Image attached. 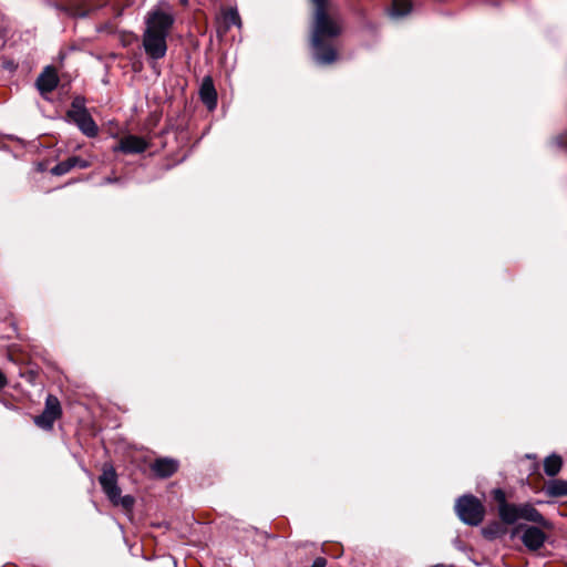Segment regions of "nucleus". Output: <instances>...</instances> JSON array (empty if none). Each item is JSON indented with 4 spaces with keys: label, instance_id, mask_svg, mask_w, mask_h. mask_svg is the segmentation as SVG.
<instances>
[{
    "label": "nucleus",
    "instance_id": "f257e3e1",
    "mask_svg": "<svg viewBox=\"0 0 567 567\" xmlns=\"http://www.w3.org/2000/svg\"><path fill=\"white\" fill-rule=\"evenodd\" d=\"M315 6V19L311 42L315 58L321 64L336 61V50L330 41L337 38L342 30L340 18L328 0H311Z\"/></svg>",
    "mask_w": 567,
    "mask_h": 567
},
{
    "label": "nucleus",
    "instance_id": "f03ea898",
    "mask_svg": "<svg viewBox=\"0 0 567 567\" xmlns=\"http://www.w3.org/2000/svg\"><path fill=\"white\" fill-rule=\"evenodd\" d=\"M174 22L171 14L154 11L146 20V30L143 34V47L146 54L154 59H162L167 51L166 38Z\"/></svg>",
    "mask_w": 567,
    "mask_h": 567
},
{
    "label": "nucleus",
    "instance_id": "7ed1b4c3",
    "mask_svg": "<svg viewBox=\"0 0 567 567\" xmlns=\"http://www.w3.org/2000/svg\"><path fill=\"white\" fill-rule=\"evenodd\" d=\"M455 511L460 519L471 526L480 525L485 516L484 505L473 495L460 497L455 504Z\"/></svg>",
    "mask_w": 567,
    "mask_h": 567
},
{
    "label": "nucleus",
    "instance_id": "20e7f679",
    "mask_svg": "<svg viewBox=\"0 0 567 567\" xmlns=\"http://www.w3.org/2000/svg\"><path fill=\"white\" fill-rule=\"evenodd\" d=\"M509 519H505V524L512 525L519 519L536 523L545 529H553V524L546 519L532 504L515 505L514 511L509 513Z\"/></svg>",
    "mask_w": 567,
    "mask_h": 567
},
{
    "label": "nucleus",
    "instance_id": "39448f33",
    "mask_svg": "<svg viewBox=\"0 0 567 567\" xmlns=\"http://www.w3.org/2000/svg\"><path fill=\"white\" fill-rule=\"evenodd\" d=\"M509 519H505V524L512 525L519 519L536 523L545 529H553V524L546 519L532 504L515 505L514 511L509 513Z\"/></svg>",
    "mask_w": 567,
    "mask_h": 567
},
{
    "label": "nucleus",
    "instance_id": "423d86ee",
    "mask_svg": "<svg viewBox=\"0 0 567 567\" xmlns=\"http://www.w3.org/2000/svg\"><path fill=\"white\" fill-rule=\"evenodd\" d=\"M68 117L74 122L81 132L87 137L96 136L99 128L87 110L80 104L78 100L72 103L68 111Z\"/></svg>",
    "mask_w": 567,
    "mask_h": 567
},
{
    "label": "nucleus",
    "instance_id": "0eeeda50",
    "mask_svg": "<svg viewBox=\"0 0 567 567\" xmlns=\"http://www.w3.org/2000/svg\"><path fill=\"white\" fill-rule=\"evenodd\" d=\"M61 415V405L56 396L48 395L44 411L34 417V423L43 429L51 430L55 420Z\"/></svg>",
    "mask_w": 567,
    "mask_h": 567
},
{
    "label": "nucleus",
    "instance_id": "6e6552de",
    "mask_svg": "<svg viewBox=\"0 0 567 567\" xmlns=\"http://www.w3.org/2000/svg\"><path fill=\"white\" fill-rule=\"evenodd\" d=\"M99 482L110 501L117 499L120 496V487L117 486L116 472L112 465L105 464L103 466V472L99 477Z\"/></svg>",
    "mask_w": 567,
    "mask_h": 567
},
{
    "label": "nucleus",
    "instance_id": "1a4fd4ad",
    "mask_svg": "<svg viewBox=\"0 0 567 567\" xmlns=\"http://www.w3.org/2000/svg\"><path fill=\"white\" fill-rule=\"evenodd\" d=\"M523 544L533 551L538 550L546 542L545 533L535 526H528L522 535Z\"/></svg>",
    "mask_w": 567,
    "mask_h": 567
},
{
    "label": "nucleus",
    "instance_id": "9d476101",
    "mask_svg": "<svg viewBox=\"0 0 567 567\" xmlns=\"http://www.w3.org/2000/svg\"><path fill=\"white\" fill-rule=\"evenodd\" d=\"M58 84L59 78L53 66L44 68L37 79V87L42 95L52 92Z\"/></svg>",
    "mask_w": 567,
    "mask_h": 567
},
{
    "label": "nucleus",
    "instance_id": "9b49d317",
    "mask_svg": "<svg viewBox=\"0 0 567 567\" xmlns=\"http://www.w3.org/2000/svg\"><path fill=\"white\" fill-rule=\"evenodd\" d=\"M199 97L209 111L217 106V92L210 76H205L199 87Z\"/></svg>",
    "mask_w": 567,
    "mask_h": 567
},
{
    "label": "nucleus",
    "instance_id": "f8f14e48",
    "mask_svg": "<svg viewBox=\"0 0 567 567\" xmlns=\"http://www.w3.org/2000/svg\"><path fill=\"white\" fill-rule=\"evenodd\" d=\"M147 148V143L144 138L136 135H128L121 140L118 146L114 151H121L127 154L142 153Z\"/></svg>",
    "mask_w": 567,
    "mask_h": 567
},
{
    "label": "nucleus",
    "instance_id": "ddd939ff",
    "mask_svg": "<svg viewBox=\"0 0 567 567\" xmlns=\"http://www.w3.org/2000/svg\"><path fill=\"white\" fill-rule=\"evenodd\" d=\"M178 468V463L173 458H157L152 464L153 472L159 477H169L172 476Z\"/></svg>",
    "mask_w": 567,
    "mask_h": 567
},
{
    "label": "nucleus",
    "instance_id": "4468645a",
    "mask_svg": "<svg viewBox=\"0 0 567 567\" xmlns=\"http://www.w3.org/2000/svg\"><path fill=\"white\" fill-rule=\"evenodd\" d=\"M89 163L78 156L69 157L68 159L60 162L52 169V174L56 176L69 173L73 167L86 168Z\"/></svg>",
    "mask_w": 567,
    "mask_h": 567
},
{
    "label": "nucleus",
    "instance_id": "2eb2a0df",
    "mask_svg": "<svg viewBox=\"0 0 567 567\" xmlns=\"http://www.w3.org/2000/svg\"><path fill=\"white\" fill-rule=\"evenodd\" d=\"M493 497L498 504V516L504 523L509 519V513L514 511V504L506 502V495L503 489L496 488L493 491Z\"/></svg>",
    "mask_w": 567,
    "mask_h": 567
},
{
    "label": "nucleus",
    "instance_id": "dca6fc26",
    "mask_svg": "<svg viewBox=\"0 0 567 567\" xmlns=\"http://www.w3.org/2000/svg\"><path fill=\"white\" fill-rule=\"evenodd\" d=\"M561 457L558 455H550L544 461V471L548 476H555L561 468Z\"/></svg>",
    "mask_w": 567,
    "mask_h": 567
},
{
    "label": "nucleus",
    "instance_id": "f3484780",
    "mask_svg": "<svg viewBox=\"0 0 567 567\" xmlns=\"http://www.w3.org/2000/svg\"><path fill=\"white\" fill-rule=\"evenodd\" d=\"M547 493L550 496L559 497L567 495V481L554 480L547 484Z\"/></svg>",
    "mask_w": 567,
    "mask_h": 567
},
{
    "label": "nucleus",
    "instance_id": "a211bd4d",
    "mask_svg": "<svg viewBox=\"0 0 567 567\" xmlns=\"http://www.w3.org/2000/svg\"><path fill=\"white\" fill-rule=\"evenodd\" d=\"M412 10L410 0H392L391 16L404 17Z\"/></svg>",
    "mask_w": 567,
    "mask_h": 567
},
{
    "label": "nucleus",
    "instance_id": "6ab92c4d",
    "mask_svg": "<svg viewBox=\"0 0 567 567\" xmlns=\"http://www.w3.org/2000/svg\"><path fill=\"white\" fill-rule=\"evenodd\" d=\"M223 22L225 24V30H228L233 25L240 27V17L236 9L229 8L223 12Z\"/></svg>",
    "mask_w": 567,
    "mask_h": 567
},
{
    "label": "nucleus",
    "instance_id": "aec40b11",
    "mask_svg": "<svg viewBox=\"0 0 567 567\" xmlns=\"http://www.w3.org/2000/svg\"><path fill=\"white\" fill-rule=\"evenodd\" d=\"M114 505H120L124 509H131L134 505V498L130 495L118 496L117 499L111 501Z\"/></svg>",
    "mask_w": 567,
    "mask_h": 567
},
{
    "label": "nucleus",
    "instance_id": "412c9836",
    "mask_svg": "<svg viewBox=\"0 0 567 567\" xmlns=\"http://www.w3.org/2000/svg\"><path fill=\"white\" fill-rule=\"evenodd\" d=\"M7 384L6 375L0 371V390L3 389Z\"/></svg>",
    "mask_w": 567,
    "mask_h": 567
},
{
    "label": "nucleus",
    "instance_id": "4be33fe9",
    "mask_svg": "<svg viewBox=\"0 0 567 567\" xmlns=\"http://www.w3.org/2000/svg\"><path fill=\"white\" fill-rule=\"evenodd\" d=\"M431 567H454L452 565H444V564H437V565H434V566H431Z\"/></svg>",
    "mask_w": 567,
    "mask_h": 567
},
{
    "label": "nucleus",
    "instance_id": "5701e85b",
    "mask_svg": "<svg viewBox=\"0 0 567 567\" xmlns=\"http://www.w3.org/2000/svg\"><path fill=\"white\" fill-rule=\"evenodd\" d=\"M115 181H116V178H114V179H113V178H111V177L105 178V182H106V183H113V182H115Z\"/></svg>",
    "mask_w": 567,
    "mask_h": 567
},
{
    "label": "nucleus",
    "instance_id": "b1692460",
    "mask_svg": "<svg viewBox=\"0 0 567 567\" xmlns=\"http://www.w3.org/2000/svg\"><path fill=\"white\" fill-rule=\"evenodd\" d=\"M182 4L186 6L188 3V0H179Z\"/></svg>",
    "mask_w": 567,
    "mask_h": 567
},
{
    "label": "nucleus",
    "instance_id": "393cba45",
    "mask_svg": "<svg viewBox=\"0 0 567 567\" xmlns=\"http://www.w3.org/2000/svg\"><path fill=\"white\" fill-rule=\"evenodd\" d=\"M564 144L567 146V136H566V141H564Z\"/></svg>",
    "mask_w": 567,
    "mask_h": 567
}]
</instances>
